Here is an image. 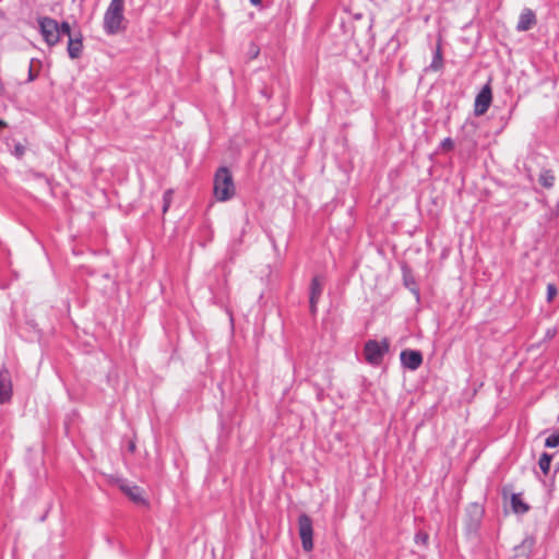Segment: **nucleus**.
Instances as JSON below:
<instances>
[{"label": "nucleus", "mask_w": 559, "mask_h": 559, "mask_svg": "<svg viewBox=\"0 0 559 559\" xmlns=\"http://www.w3.org/2000/svg\"><path fill=\"white\" fill-rule=\"evenodd\" d=\"M390 349V341L384 337L380 342L376 340H369L364 345L365 360L374 367L382 364L383 356Z\"/></svg>", "instance_id": "obj_3"}, {"label": "nucleus", "mask_w": 559, "mask_h": 559, "mask_svg": "<svg viewBox=\"0 0 559 559\" xmlns=\"http://www.w3.org/2000/svg\"><path fill=\"white\" fill-rule=\"evenodd\" d=\"M128 449H129V451H130V452H132V453L135 451V443H134V441H132V440H131V441L129 442V444H128Z\"/></svg>", "instance_id": "obj_27"}, {"label": "nucleus", "mask_w": 559, "mask_h": 559, "mask_svg": "<svg viewBox=\"0 0 559 559\" xmlns=\"http://www.w3.org/2000/svg\"><path fill=\"white\" fill-rule=\"evenodd\" d=\"M545 445L547 448L559 447V429L546 438Z\"/></svg>", "instance_id": "obj_18"}, {"label": "nucleus", "mask_w": 559, "mask_h": 559, "mask_svg": "<svg viewBox=\"0 0 559 559\" xmlns=\"http://www.w3.org/2000/svg\"><path fill=\"white\" fill-rule=\"evenodd\" d=\"M262 0H250V2L254 5H259Z\"/></svg>", "instance_id": "obj_28"}, {"label": "nucleus", "mask_w": 559, "mask_h": 559, "mask_svg": "<svg viewBox=\"0 0 559 559\" xmlns=\"http://www.w3.org/2000/svg\"><path fill=\"white\" fill-rule=\"evenodd\" d=\"M538 181L544 188L550 189L555 185V175L550 169H544L539 174Z\"/></svg>", "instance_id": "obj_15"}, {"label": "nucleus", "mask_w": 559, "mask_h": 559, "mask_svg": "<svg viewBox=\"0 0 559 559\" xmlns=\"http://www.w3.org/2000/svg\"><path fill=\"white\" fill-rule=\"evenodd\" d=\"M82 50H83L82 36L81 35H79L78 37L70 36L69 43H68V53H69L70 58H72V59L79 58L82 53Z\"/></svg>", "instance_id": "obj_12"}, {"label": "nucleus", "mask_w": 559, "mask_h": 559, "mask_svg": "<svg viewBox=\"0 0 559 559\" xmlns=\"http://www.w3.org/2000/svg\"><path fill=\"white\" fill-rule=\"evenodd\" d=\"M558 293L557 286L552 283L547 285V301L551 302Z\"/></svg>", "instance_id": "obj_21"}, {"label": "nucleus", "mask_w": 559, "mask_h": 559, "mask_svg": "<svg viewBox=\"0 0 559 559\" xmlns=\"http://www.w3.org/2000/svg\"><path fill=\"white\" fill-rule=\"evenodd\" d=\"M236 194V186L228 167H219L213 179V195L219 202H226Z\"/></svg>", "instance_id": "obj_1"}, {"label": "nucleus", "mask_w": 559, "mask_h": 559, "mask_svg": "<svg viewBox=\"0 0 559 559\" xmlns=\"http://www.w3.org/2000/svg\"><path fill=\"white\" fill-rule=\"evenodd\" d=\"M24 152H25V146L24 145H22L21 143H16L14 145L13 154L17 158H21L24 155Z\"/></svg>", "instance_id": "obj_22"}, {"label": "nucleus", "mask_w": 559, "mask_h": 559, "mask_svg": "<svg viewBox=\"0 0 559 559\" xmlns=\"http://www.w3.org/2000/svg\"><path fill=\"white\" fill-rule=\"evenodd\" d=\"M124 0H111L104 15V28L107 34L115 35L124 31Z\"/></svg>", "instance_id": "obj_2"}, {"label": "nucleus", "mask_w": 559, "mask_h": 559, "mask_svg": "<svg viewBox=\"0 0 559 559\" xmlns=\"http://www.w3.org/2000/svg\"><path fill=\"white\" fill-rule=\"evenodd\" d=\"M400 360L404 368L417 370L423 364V355L419 350L404 349L400 354Z\"/></svg>", "instance_id": "obj_7"}, {"label": "nucleus", "mask_w": 559, "mask_h": 559, "mask_svg": "<svg viewBox=\"0 0 559 559\" xmlns=\"http://www.w3.org/2000/svg\"><path fill=\"white\" fill-rule=\"evenodd\" d=\"M429 540V535L424 531H418L414 536V542L417 545L427 546Z\"/></svg>", "instance_id": "obj_19"}, {"label": "nucleus", "mask_w": 559, "mask_h": 559, "mask_svg": "<svg viewBox=\"0 0 559 559\" xmlns=\"http://www.w3.org/2000/svg\"><path fill=\"white\" fill-rule=\"evenodd\" d=\"M491 100H492V93H491V87L488 83L481 88V91L477 94V96L475 98V104H474L475 115L476 116L484 115L488 110V108L491 104Z\"/></svg>", "instance_id": "obj_6"}, {"label": "nucleus", "mask_w": 559, "mask_h": 559, "mask_svg": "<svg viewBox=\"0 0 559 559\" xmlns=\"http://www.w3.org/2000/svg\"><path fill=\"white\" fill-rule=\"evenodd\" d=\"M120 489L122 492H124L130 500H132L135 503H144L145 500L142 496V489L136 485H129L127 483H122L120 485Z\"/></svg>", "instance_id": "obj_10"}, {"label": "nucleus", "mask_w": 559, "mask_h": 559, "mask_svg": "<svg viewBox=\"0 0 559 559\" xmlns=\"http://www.w3.org/2000/svg\"><path fill=\"white\" fill-rule=\"evenodd\" d=\"M440 148L443 152H449L454 148V142H441Z\"/></svg>", "instance_id": "obj_24"}, {"label": "nucleus", "mask_w": 559, "mask_h": 559, "mask_svg": "<svg viewBox=\"0 0 559 559\" xmlns=\"http://www.w3.org/2000/svg\"><path fill=\"white\" fill-rule=\"evenodd\" d=\"M536 23L535 14L532 10H524L519 19L516 28L518 31L524 32L532 28Z\"/></svg>", "instance_id": "obj_11"}, {"label": "nucleus", "mask_w": 559, "mask_h": 559, "mask_svg": "<svg viewBox=\"0 0 559 559\" xmlns=\"http://www.w3.org/2000/svg\"><path fill=\"white\" fill-rule=\"evenodd\" d=\"M174 190L168 189L163 194V213H166L173 202Z\"/></svg>", "instance_id": "obj_17"}, {"label": "nucleus", "mask_w": 559, "mask_h": 559, "mask_svg": "<svg viewBox=\"0 0 559 559\" xmlns=\"http://www.w3.org/2000/svg\"><path fill=\"white\" fill-rule=\"evenodd\" d=\"M7 126V122L3 120H0V128Z\"/></svg>", "instance_id": "obj_29"}, {"label": "nucleus", "mask_w": 559, "mask_h": 559, "mask_svg": "<svg viewBox=\"0 0 559 559\" xmlns=\"http://www.w3.org/2000/svg\"><path fill=\"white\" fill-rule=\"evenodd\" d=\"M44 40L49 45H56L59 39V24L51 17H41L38 21Z\"/></svg>", "instance_id": "obj_5"}, {"label": "nucleus", "mask_w": 559, "mask_h": 559, "mask_svg": "<svg viewBox=\"0 0 559 559\" xmlns=\"http://www.w3.org/2000/svg\"><path fill=\"white\" fill-rule=\"evenodd\" d=\"M61 33H62V34L68 35L69 37H70V36H72V35H71V28H70L69 23L63 22V23H61V24L59 25V35H60Z\"/></svg>", "instance_id": "obj_23"}, {"label": "nucleus", "mask_w": 559, "mask_h": 559, "mask_svg": "<svg viewBox=\"0 0 559 559\" xmlns=\"http://www.w3.org/2000/svg\"><path fill=\"white\" fill-rule=\"evenodd\" d=\"M309 290H310L309 292L310 293V296H309L310 312L312 314H316L317 311H318V302H319L320 297H321L322 292H323V282H322V280L319 276H314L311 280Z\"/></svg>", "instance_id": "obj_9"}, {"label": "nucleus", "mask_w": 559, "mask_h": 559, "mask_svg": "<svg viewBox=\"0 0 559 559\" xmlns=\"http://www.w3.org/2000/svg\"><path fill=\"white\" fill-rule=\"evenodd\" d=\"M534 546V539L533 538H526L523 540V543L515 547V557H523V559L528 558V552L532 550Z\"/></svg>", "instance_id": "obj_14"}, {"label": "nucleus", "mask_w": 559, "mask_h": 559, "mask_svg": "<svg viewBox=\"0 0 559 559\" xmlns=\"http://www.w3.org/2000/svg\"><path fill=\"white\" fill-rule=\"evenodd\" d=\"M12 397L11 373L7 367L0 369V404L9 402Z\"/></svg>", "instance_id": "obj_8"}, {"label": "nucleus", "mask_w": 559, "mask_h": 559, "mask_svg": "<svg viewBox=\"0 0 559 559\" xmlns=\"http://www.w3.org/2000/svg\"><path fill=\"white\" fill-rule=\"evenodd\" d=\"M298 533L302 549L307 552L313 549V524L311 518L301 513L298 516Z\"/></svg>", "instance_id": "obj_4"}, {"label": "nucleus", "mask_w": 559, "mask_h": 559, "mask_svg": "<svg viewBox=\"0 0 559 559\" xmlns=\"http://www.w3.org/2000/svg\"><path fill=\"white\" fill-rule=\"evenodd\" d=\"M431 68L436 71H438L442 68V55H441L440 46L437 47V51H436L433 61L431 63Z\"/></svg>", "instance_id": "obj_20"}, {"label": "nucleus", "mask_w": 559, "mask_h": 559, "mask_svg": "<svg viewBox=\"0 0 559 559\" xmlns=\"http://www.w3.org/2000/svg\"><path fill=\"white\" fill-rule=\"evenodd\" d=\"M36 76L37 75L33 72V69H32V66H31L29 69H28V80L27 81L32 82V81H34L36 79Z\"/></svg>", "instance_id": "obj_26"}, {"label": "nucleus", "mask_w": 559, "mask_h": 559, "mask_svg": "<svg viewBox=\"0 0 559 559\" xmlns=\"http://www.w3.org/2000/svg\"><path fill=\"white\" fill-rule=\"evenodd\" d=\"M551 459H552V455H550L546 452H544L539 457L538 465L545 475H547L549 473Z\"/></svg>", "instance_id": "obj_16"}, {"label": "nucleus", "mask_w": 559, "mask_h": 559, "mask_svg": "<svg viewBox=\"0 0 559 559\" xmlns=\"http://www.w3.org/2000/svg\"><path fill=\"white\" fill-rule=\"evenodd\" d=\"M472 509H473V510L475 511V513H477L479 516L483 514V509L480 508V506H479V504L474 503V504L472 506Z\"/></svg>", "instance_id": "obj_25"}, {"label": "nucleus", "mask_w": 559, "mask_h": 559, "mask_svg": "<svg viewBox=\"0 0 559 559\" xmlns=\"http://www.w3.org/2000/svg\"><path fill=\"white\" fill-rule=\"evenodd\" d=\"M511 509L516 514H525L530 506L523 501L521 493H512L510 498Z\"/></svg>", "instance_id": "obj_13"}]
</instances>
